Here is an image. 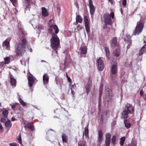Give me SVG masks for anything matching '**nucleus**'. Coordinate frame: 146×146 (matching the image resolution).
Wrapping results in <instances>:
<instances>
[{
    "mask_svg": "<svg viewBox=\"0 0 146 146\" xmlns=\"http://www.w3.org/2000/svg\"><path fill=\"white\" fill-rule=\"evenodd\" d=\"M82 28V27H80L79 26H77V29L78 30H79L80 29H81Z\"/></svg>",
    "mask_w": 146,
    "mask_h": 146,
    "instance_id": "50",
    "label": "nucleus"
},
{
    "mask_svg": "<svg viewBox=\"0 0 146 146\" xmlns=\"http://www.w3.org/2000/svg\"><path fill=\"white\" fill-rule=\"evenodd\" d=\"M50 130L52 131H53V130L52 129H50L48 131V132H47L46 134H48V133H49V131H50Z\"/></svg>",
    "mask_w": 146,
    "mask_h": 146,
    "instance_id": "60",
    "label": "nucleus"
},
{
    "mask_svg": "<svg viewBox=\"0 0 146 146\" xmlns=\"http://www.w3.org/2000/svg\"><path fill=\"white\" fill-rule=\"evenodd\" d=\"M23 6L26 7V9L29 10L30 0H24Z\"/></svg>",
    "mask_w": 146,
    "mask_h": 146,
    "instance_id": "10",
    "label": "nucleus"
},
{
    "mask_svg": "<svg viewBox=\"0 0 146 146\" xmlns=\"http://www.w3.org/2000/svg\"><path fill=\"white\" fill-rule=\"evenodd\" d=\"M111 96L110 95H106L105 98H104V101L105 102H108L111 100Z\"/></svg>",
    "mask_w": 146,
    "mask_h": 146,
    "instance_id": "25",
    "label": "nucleus"
},
{
    "mask_svg": "<svg viewBox=\"0 0 146 146\" xmlns=\"http://www.w3.org/2000/svg\"><path fill=\"white\" fill-rule=\"evenodd\" d=\"M10 79H11V85L15 87L16 85V80L15 79H14L13 76L12 75H11L10 76Z\"/></svg>",
    "mask_w": 146,
    "mask_h": 146,
    "instance_id": "19",
    "label": "nucleus"
},
{
    "mask_svg": "<svg viewBox=\"0 0 146 146\" xmlns=\"http://www.w3.org/2000/svg\"><path fill=\"white\" fill-rule=\"evenodd\" d=\"M42 14L43 16L46 17L48 15V12L47 11L45 7H42Z\"/></svg>",
    "mask_w": 146,
    "mask_h": 146,
    "instance_id": "17",
    "label": "nucleus"
},
{
    "mask_svg": "<svg viewBox=\"0 0 146 146\" xmlns=\"http://www.w3.org/2000/svg\"><path fill=\"white\" fill-rule=\"evenodd\" d=\"M89 6L90 9V12L91 15H94L95 11V8L93 4V2L92 0L89 1Z\"/></svg>",
    "mask_w": 146,
    "mask_h": 146,
    "instance_id": "8",
    "label": "nucleus"
},
{
    "mask_svg": "<svg viewBox=\"0 0 146 146\" xmlns=\"http://www.w3.org/2000/svg\"><path fill=\"white\" fill-rule=\"evenodd\" d=\"M5 125L7 127H11L12 123L9 120H8L5 123Z\"/></svg>",
    "mask_w": 146,
    "mask_h": 146,
    "instance_id": "29",
    "label": "nucleus"
},
{
    "mask_svg": "<svg viewBox=\"0 0 146 146\" xmlns=\"http://www.w3.org/2000/svg\"><path fill=\"white\" fill-rule=\"evenodd\" d=\"M49 77L48 75L45 74L43 76V80L44 84H46L48 82Z\"/></svg>",
    "mask_w": 146,
    "mask_h": 146,
    "instance_id": "12",
    "label": "nucleus"
},
{
    "mask_svg": "<svg viewBox=\"0 0 146 146\" xmlns=\"http://www.w3.org/2000/svg\"><path fill=\"white\" fill-rule=\"evenodd\" d=\"M28 49L30 51L32 52V49L31 48H30L29 49V48H28Z\"/></svg>",
    "mask_w": 146,
    "mask_h": 146,
    "instance_id": "63",
    "label": "nucleus"
},
{
    "mask_svg": "<svg viewBox=\"0 0 146 146\" xmlns=\"http://www.w3.org/2000/svg\"><path fill=\"white\" fill-rule=\"evenodd\" d=\"M117 43V38L116 37H114L111 40V46L113 48L115 47Z\"/></svg>",
    "mask_w": 146,
    "mask_h": 146,
    "instance_id": "15",
    "label": "nucleus"
},
{
    "mask_svg": "<svg viewBox=\"0 0 146 146\" xmlns=\"http://www.w3.org/2000/svg\"><path fill=\"white\" fill-rule=\"evenodd\" d=\"M5 63L6 64H8L10 62V58L9 57H7L4 58Z\"/></svg>",
    "mask_w": 146,
    "mask_h": 146,
    "instance_id": "36",
    "label": "nucleus"
},
{
    "mask_svg": "<svg viewBox=\"0 0 146 146\" xmlns=\"http://www.w3.org/2000/svg\"><path fill=\"white\" fill-rule=\"evenodd\" d=\"M7 117H4L2 116V117L0 118V121L3 123H5L6 121V119Z\"/></svg>",
    "mask_w": 146,
    "mask_h": 146,
    "instance_id": "41",
    "label": "nucleus"
},
{
    "mask_svg": "<svg viewBox=\"0 0 146 146\" xmlns=\"http://www.w3.org/2000/svg\"><path fill=\"white\" fill-rule=\"evenodd\" d=\"M49 33L52 34V37L50 39L51 46L53 49L55 50L59 46L60 40L56 35L53 34L51 29H49Z\"/></svg>",
    "mask_w": 146,
    "mask_h": 146,
    "instance_id": "1",
    "label": "nucleus"
},
{
    "mask_svg": "<svg viewBox=\"0 0 146 146\" xmlns=\"http://www.w3.org/2000/svg\"><path fill=\"white\" fill-rule=\"evenodd\" d=\"M16 120V119L13 117H12L11 119V120L12 121H14Z\"/></svg>",
    "mask_w": 146,
    "mask_h": 146,
    "instance_id": "54",
    "label": "nucleus"
},
{
    "mask_svg": "<svg viewBox=\"0 0 146 146\" xmlns=\"http://www.w3.org/2000/svg\"><path fill=\"white\" fill-rule=\"evenodd\" d=\"M85 137L86 138L88 137V128L86 127L84 128V131L83 133V137Z\"/></svg>",
    "mask_w": 146,
    "mask_h": 146,
    "instance_id": "18",
    "label": "nucleus"
},
{
    "mask_svg": "<svg viewBox=\"0 0 146 146\" xmlns=\"http://www.w3.org/2000/svg\"><path fill=\"white\" fill-rule=\"evenodd\" d=\"M62 137L63 142L66 143L67 142V137L66 134L64 133L63 134Z\"/></svg>",
    "mask_w": 146,
    "mask_h": 146,
    "instance_id": "31",
    "label": "nucleus"
},
{
    "mask_svg": "<svg viewBox=\"0 0 146 146\" xmlns=\"http://www.w3.org/2000/svg\"><path fill=\"white\" fill-rule=\"evenodd\" d=\"M105 92L106 95H110V93L111 92V90L107 87L105 88Z\"/></svg>",
    "mask_w": 146,
    "mask_h": 146,
    "instance_id": "37",
    "label": "nucleus"
},
{
    "mask_svg": "<svg viewBox=\"0 0 146 146\" xmlns=\"http://www.w3.org/2000/svg\"><path fill=\"white\" fill-rule=\"evenodd\" d=\"M20 33H22L23 34V30L21 29V30L20 31Z\"/></svg>",
    "mask_w": 146,
    "mask_h": 146,
    "instance_id": "61",
    "label": "nucleus"
},
{
    "mask_svg": "<svg viewBox=\"0 0 146 146\" xmlns=\"http://www.w3.org/2000/svg\"><path fill=\"white\" fill-rule=\"evenodd\" d=\"M107 25H106V24H105L103 26V28L104 29L106 28L107 27Z\"/></svg>",
    "mask_w": 146,
    "mask_h": 146,
    "instance_id": "51",
    "label": "nucleus"
},
{
    "mask_svg": "<svg viewBox=\"0 0 146 146\" xmlns=\"http://www.w3.org/2000/svg\"><path fill=\"white\" fill-rule=\"evenodd\" d=\"M111 142V140L105 139V143L104 146H110Z\"/></svg>",
    "mask_w": 146,
    "mask_h": 146,
    "instance_id": "35",
    "label": "nucleus"
},
{
    "mask_svg": "<svg viewBox=\"0 0 146 146\" xmlns=\"http://www.w3.org/2000/svg\"><path fill=\"white\" fill-rule=\"evenodd\" d=\"M76 21L78 22V23H81L82 22V18L80 15H76Z\"/></svg>",
    "mask_w": 146,
    "mask_h": 146,
    "instance_id": "23",
    "label": "nucleus"
},
{
    "mask_svg": "<svg viewBox=\"0 0 146 146\" xmlns=\"http://www.w3.org/2000/svg\"><path fill=\"white\" fill-rule=\"evenodd\" d=\"M114 55L116 57L119 56L120 53V50L119 49H117L114 52Z\"/></svg>",
    "mask_w": 146,
    "mask_h": 146,
    "instance_id": "30",
    "label": "nucleus"
},
{
    "mask_svg": "<svg viewBox=\"0 0 146 146\" xmlns=\"http://www.w3.org/2000/svg\"><path fill=\"white\" fill-rule=\"evenodd\" d=\"M56 8H57V10L58 11V14H59L60 12V11H61L60 8V7H59L58 6Z\"/></svg>",
    "mask_w": 146,
    "mask_h": 146,
    "instance_id": "44",
    "label": "nucleus"
},
{
    "mask_svg": "<svg viewBox=\"0 0 146 146\" xmlns=\"http://www.w3.org/2000/svg\"><path fill=\"white\" fill-rule=\"evenodd\" d=\"M10 0L13 4L16 3V0Z\"/></svg>",
    "mask_w": 146,
    "mask_h": 146,
    "instance_id": "47",
    "label": "nucleus"
},
{
    "mask_svg": "<svg viewBox=\"0 0 146 146\" xmlns=\"http://www.w3.org/2000/svg\"><path fill=\"white\" fill-rule=\"evenodd\" d=\"M97 62L98 70L100 71H102L104 67V64L103 61L100 58L97 60Z\"/></svg>",
    "mask_w": 146,
    "mask_h": 146,
    "instance_id": "7",
    "label": "nucleus"
},
{
    "mask_svg": "<svg viewBox=\"0 0 146 146\" xmlns=\"http://www.w3.org/2000/svg\"><path fill=\"white\" fill-rule=\"evenodd\" d=\"M80 50L81 51V54H84L87 53V48L86 46L81 47L80 48Z\"/></svg>",
    "mask_w": 146,
    "mask_h": 146,
    "instance_id": "20",
    "label": "nucleus"
},
{
    "mask_svg": "<svg viewBox=\"0 0 146 146\" xmlns=\"http://www.w3.org/2000/svg\"><path fill=\"white\" fill-rule=\"evenodd\" d=\"M111 137V135L109 133H107L106 135V139L110 140Z\"/></svg>",
    "mask_w": 146,
    "mask_h": 146,
    "instance_id": "40",
    "label": "nucleus"
},
{
    "mask_svg": "<svg viewBox=\"0 0 146 146\" xmlns=\"http://www.w3.org/2000/svg\"><path fill=\"white\" fill-rule=\"evenodd\" d=\"M50 29H51V31L53 33V34H54V33L52 31V29H53L55 31V33L56 34H57L59 32V29L58 28L57 26L55 25H52L50 27L49 29L48 30H49Z\"/></svg>",
    "mask_w": 146,
    "mask_h": 146,
    "instance_id": "16",
    "label": "nucleus"
},
{
    "mask_svg": "<svg viewBox=\"0 0 146 146\" xmlns=\"http://www.w3.org/2000/svg\"><path fill=\"white\" fill-rule=\"evenodd\" d=\"M143 92L142 90H141L140 92V94L141 95H143Z\"/></svg>",
    "mask_w": 146,
    "mask_h": 146,
    "instance_id": "49",
    "label": "nucleus"
},
{
    "mask_svg": "<svg viewBox=\"0 0 146 146\" xmlns=\"http://www.w3.org/2000/svg\"><path fill=\"white\" fill-rule=\"evenodd\" d=\"M116 139V137L115 136H113L112 138L111 143L113 145H115V144Z\"/></svg>",
    "mask_w": 146,
    "mask_h": 146,
    "instance_id": "39",
    "label": "nucleus"
},
{
    "mask_svg": "<svg viewBox=\"0 0 146 146\" xmlns=\"http://www.w3.org/2000/svg\"><path fill=\"white\" fill-rule=\"evenodd\" d=\"M124 122L125 127L129 129L130 127L131 126V124L129 122L126 120H124Z\"/></svg>",
    "mask_w": 146,
    "mask_h": 146,
    "instance_id": "26",
    "label": "nucleus"
},
{
    "mask_svg": "<svg viewBox=\"0 0 146 146\" xmlns=\"http://www.w3.org/2000/svg\"><path fill=\"white\" fill-rule=\"evenodd\" d=\"M11 108H12L13 109H14V108H15L16 106L15 105H11Z\"/></svg>",
    "mask_w": 146,
    "mask_h": 146,
    "instance_id": "48",
    "label": "nucleus"
},
{
    "mask_svg": "<svg viewBox=\"0 0 146 146\" xmlns=\"http://www.w3.org/2000/svg\"><path fill=\"white\" fill-rule=\"evenodd\" d=\"M25 47L22 45L21 44H18L15 49V52L17 55L20 56L22 55L25 51Z\"/></svg>",
    "mask_w": 146,
    "mask_h": 146,
    "instance_id": "5",
    "label": "nucleus"
},
{
    "mask_svg": "<svg viewBox=\"0 0 146 146\" xmlns=\"http://www.w3.org/2000/svg\"><path fill=\"white\" fill-rule=\"evenodd\" d=\"M111 17L112 19L114 18V14L113 12H111L110 15L108 13L104 14L103 15L104 22L105 24L108 25H111L112 24V22Z\"/></svg>",
    "mask_w": 146,
    "mask_h": 146,
    "instance_id": "4",
    "label": "nucleus"
},
{
    "mask_svg": "<svg viewBox=\"0 0 146 146\" xmlns=\"http://www.w3.org/2000/svg\"><path fill=\"white\" fill-rule=\"evenodd\" d=\"M27 126L32 131L34 130L33 123L32 122H29L27 124Z\"/></svg>",
    "mask_w": 146,
    "mask_h": 146,
    "instance_id": "27",
    "label": "nucleus"
},
{
    "mask_svg": "<svg viewBox=\"0 0 146 146\" xmlns=\"http://www.w3.org/2000/svg\"><path fill=\"white\" fill-rule=\"evenodd\" d=\"M36 28L38 29H42L41 28H40V27L39 26H38V27H36Z\"/></svg>",
    "mask_w": 146,
    "mask_h": 146,
    "instance_id": "59",
    "label": "nucleus"
},
{
    "mask_svg": "<svg viewBox=\"0 0 146 146\" xmlns=\"http://www.w3.org/2000/svg\"><path fill=\"white\" fill-rule=\"evenodd\" d=\"M18 99L21 104L23 106H26V103L24 102L21 98L20 96L19 95Z\"/></svg>",
    "mask_w": 146,
    "mask_h": 146,
    "instance_id": "28",
    "label": "nucleus"
},
{
    "mask_svg": "<svg viewBox=\"0 0 146 146\" xmlns=\"http://www.w3.org/2000/svg\"><path fill=\"white\" fill-rule=\"evenodd\" d=\"M71 91L72 94V95H74V91L72 89H71Z\"/></svg>",
    "mask_w": 146,
    "mask_h": 146,
    "instance_id": "55",
    "label": "nucleus"
},
{
    "mask_svg": "<svg viewBox=\"0 0 146 146\" xmlns=\"http://www.w3.org/2000/svg\"><path fill=\"white\" fill-rule=\"evenodd\" d=\"M8 112V111L7 110H5L2 112V116L4 117H7Z\"/></svg>",
    "mask_w": 146,
    "mask_h": 146,
    "instance_id": "34",
    "label": "nucleus"
},
{
    "mask_svg": "<svg viewBox=\"0 0 146 146\" xmlns=\"http://www.w3.org/2000/svg\"><path fill=\"white\" fill-rule=\"evenodd\" d=\"M125 137H122L120 138V143L121 146L123 145L125 141Z\"/></svg>",
    "mask_w": 146,
    "mask_h": 146,
    "instance_id": "38",
    "label": "nucleus"
},
{
    "mask_svg": "<svg viewBox=\"0 0 146 146\" xmlns=\"http://www.w3.org/2000/svg\"><path fill=\"white\" fill-rule=\"evenodd\" d=\"M103 87L102 86V85H100V88L99 90L100 91V94H99V104L100 102V100L101 99V96H102V92L103 91Z\"/></svg>",
    "mask_w": 146,
    "mask_h": 146,
    "instance_id": "33",
    "label": "nucleus"
},
{
    "mask_svg": "<svg viewBox=\"0 0 146 146\" xmlns=\"http://www.w3.org/2000/svg\"><path fill=\"white\" fill-rule=\"evenodd\" d=\"M144 19H146V16H145L144 17L141 16L140 21L137 23V25L133 33L134 35H138L142 31L144 27V25L141 21L143 19V20H144Z\"/></svg>",
    "mask_w": 146,
    "mask_h": 146,
    "instance_id": "3",
    "label": "nucleus"
},
{
    "mask_svg": "<svg viewBox=\"0 0 146 146\" xmlns=\"http://www.w3.org/2000/svg\"><path fill=\"white\" fill-rule=\"evenodd\" d=\"M85 144L84 143H82L81 144H80L79 146H85Z\"/></svg>",
    "mask_w": 146,
    "mask_h": 146,
    "instance_id": "56",
    "label": "nucleus"
},
{
    "mask_svg": "<svg viewBox=\"0 0 146 146\" xmlns=\"http://www.w3.org/2000/svg\"><path fill=\"white\" fill-rule=\"evenodd\" d=\"M143 96L144 99L146 100V94H143Z\"/></svg>",
    "mask_w": 146,
    "mask_h": 146,
    "instance_id": "53",
    "label": "nucleus"
},
{
    "mask_svg": "<svg viewBox=\"0 0 146 146\" xmlns=\"http://www.w3.org/2000/svg\"><path fill=\"white\" fill-rule=\"evenodd\" d=\"M78 22H77V21H76V22H74V23H73V24H74V25H77V24H78Z\"/></svg>",
    "mask_w": 146,
    "mask_h": 146,
    "instance_id": "57",
    "label": "nucleus"
},
{
    "mask_svg": "<svg viewBox=\"0 0 146 146\" xmlns=\"http://www.w3.org/2000/svg\"><path fill=\"white\" fill-rule=\"evenodd\" d=\"M126 0H123L122 2V5L125 6L126 5Z\"/></svg>",
    "mask_w": 146,
    "mask_h": 146,
    "instance_id": "43",
    "label": "nucleus"
},
{
    "mask_svg": "<svg viewBox=\"0 0 146 146\" xmlns=\"http://www.w3.org/2000/svg\"><path fill=\"white\" fill-rule=\"evenodd\" d=\"M91 81L89 80L85 86V88L86 89V93L87 94H88V93L90 91V88L91 86Z\"/></svg>",
    "mask_w": 146,
    "mask_h": 146,
    "instance_id": "13",
    "label": "nucleus"
},
{
    "mask_svg": "<svg viewBox=\"0 0 146 146\" xmlns=\"http://www.w3.org/2000/svg\"><path fill=\"white\" fill-rule=\"evenodd\" d=\"M117 64H113L111 67V72L112 74H116L117 72Z\"/></svg>",
    "mask_w": 146,
    "mask_h": 146,
    "instance_id": "11",
    "label": "nucleus"
},
{
    "mask_svg": "<svg viewBox=\"0 0 146 146\" xmlns=\"http://www.w3.org/2000/svg\"><path fill=\"white\" fill-rule=\"evenodd\" d=\"M19 136V137L17 138L18 142L20 144H21L22 143V142L21 141V134H20Z\"/></svg>",
    "mask_w": 146,
    "mask_h": 146,
    "instance_id": "42",
    "label": "nucleus"
},
{
    "mask_svg": "<svg viewBox=\"0 0 146 146\" xmlns=\"http://www.w3.org/2000/svg\"><path fill=\"white\" fill-rule=\"evenodd\" d=\"M102 115L100 118V120L102 121V120H103V119H102Z\"/></svg>",
    "mask_w": 146,
    "mask_h": 146,
    "instance_id": "62",
    "label": "nucleus"
},
{
    "mask_svg": "<svg viewBox=\"0 0 146 146\" xmlns=\"http://www.w3.org/2000/svg\"><path fill=\"white\" fill-rule=\"evenodd\" d=\"M103 133L102 131L100 130L98 131V141L101 142L102 140Z\"/></svg>",
    "mask_w": 146,
    "mask_h": 146,
    "instance_id": "21",
    "label": "nucleus"
},
{
    "mask_svg": "<svg viewBox=\"0 0 146 146\" xmlns=\"http://www.w3.org/2000/svg\"><path fill=\"white\" fill-rule=\"evenodd\" d=\"M146 48V45H145L140 50L139 54V55L140 56L142 55L144 52L145 51V50H144V48Z\"/></svg>",
    "mask_w": 146,
    "mask_h": 146,
    "instance_id": "32",
    "label": "nucleus"
},
{
    "mask_svg": "<svg viewBox=\"0 0 146 146\" xmlns=\"http://www.w3.org/2000/svg\"><path fill=\"white\" fill-rule=\"evenodd\" d=\"M3 46L4 47H5V48L7 50H9L10 49L9 42L8 41L7 39H6L3 43Z\"/></svg>",
    "mask_w": 146,
    "mask_h": 146,
    "instance_id": "14",
    "label": "nucleus"
},
{
    "mask_svg": "<svg viewBox=\"0 0 146 146\" xmlns=\"http://www.w3.org/2000/svg\"><path fill=\"white\" fill-rule=\"evenodd\" d=\"M132 146H136V143H132Z\"/></svg>",
    "mask_w": 146,
    "mask_h": 146,
    "instance_id": "58",
    "label": "nucleus"
},
{
    "mask_svg": "<svg viewBox=\"0 0 146 146\" xmlns=\"http://www.w3.org/2000/svg\"><path fill=\"white\" fill-rule=\"evenodd\" d=\"M29 81V85L30 86H32L33 83L35 81V78L32 76H28V77Z\"/></svg>",
    "mask_w": 146,
    "mask_h": 146,
    "instance_id": "9",
    "label": "nucleus"
},
{
    "mask_svg": "<svg viewBox=\"0 0 146 146\" xmlns=\"http://www.w3.org/2000/svg\"><path fill=\"white\" fill-rule=\"evenodd\" d=\"M28 42L27 39L25 38H23L21 40V42L19 44H21L22 45L25 47L26 44H27Z\"/></svg>",
    "mask_w": 146,
    "mask_h": 146,
    "instance_id": "22",
    "label": "nucleus"
},
{
    "mask_svg": "<svg viewBox=\"0 0 146 146\" xmlns=\"http://www.w3.org/2000/svg\"><path fill=\"white\" fill-rule=\"evenodd\" d=\"M10 146H17V145L14 143H10Z\"/></svg>",
    "mask_w": 146,
    "mask_h": 146,
    "instance_id": "46",
    "label": "nucleus"
},
{
    "mask_svg": "<svg viewBox=\"0 0 146 146\" xmlns=\"http://www.w3.org/2000/svg\"><path fill=\"white\" fill-rule=\"evenodd\" d=\"M41 62H46L44 60H42L41 61Z\"/></svg>",
    "mask_w": 146,
    "mask_h": 146,
    "instance_id": "64",
    "label": "nucleus"
},
{
    "mask_svg": "<svg viewBox=\"0 0 146 146\" xmlns=\"http://www.w3.org/2000/svg\"><path fill=\"white\" fill-rule=\"evenodd\" d=\"M84 19L85 23V28L87 33L88 34L90 32L89 22L87 16H84Z\"/></svg>",
    "mask_w": 146,
    "mask_h": 146,
    "instance_id": "6",
    "label": "nucleus"
},
{
    "mask_svg": "<svg viewBox=\"0 0 146 146\" xmlns=\"http://www.w3.org/2000/svg\"><path fill=\"white\" fill-rule=\"evenodd\" d=\"M106 52V56L108 58V59H109L110 58L109 57L110 51L108 48L106 47L104 48Z\"/></svg>",
    "mask_w": 146,
    "mask_h": 146,
    "instance_id": "24",
    "label": "nucleus"
},
{
    "mask_svg": "<svg viewBox=\"0 0 146 146\" xmlns=\"http://www.w3.org/2000/svg\"><path fill=\"white\" fill-rule=\"evenodd\" d=\"M134 111V107L130 104H127L125 107V110L122 113L121 117L124 119L130 116L129 114H132Z\"/></svg>",
    "mask_w": 146,
    "mask_h": 146,
    "instance_id": "2",
    "label": "nucleus"
},
{
    "mask_svg": "<svg viewBox=\"0 0 146 146\" xmlns=\"http://www.w3.org/2000/svg\"><path fill=\"white\" fill-rule=\"evenodd\" d=\"M3 127L1 124L0 123V132L1 133L3 131Z\"/></svg>",
    "mask_w": 146,
    "mask_h": 146,
    "instance_id": "45",
    "label": "nucleus"
},
{
    "mask_svg": "<svg viewBox=\"0 0 146 146\" xmlns=\"http://www.w3.org/2000/svg\"><path fill=\"white\" fill-rule=\"evenodd\" d=\"M67 78L68 79V81L70 82V81H71V79L69 77H68V76L67 74Z\"/></svg>",
    "mask_w": 146,
    "mask_h": 146,
    "instance_id": "52",
    "label": "nucleus"
}]
</instances>
